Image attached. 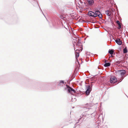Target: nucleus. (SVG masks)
<instances>
[{
    "label": "nucleus",
    "instance_id": "obj_15",
    "mask_svg": "<svg viewBox=\"0 0 128 128\" xmlns=\"http://www.w3.org/2000/svg\"><path fill=\"white\" fill-rule=\"evenodd\" d=\"M128 52V50L126 47H125V48L123 49V52L124 53H126Z\"/></svg>",
    "mask_w": 128,
    "mask_h": 128
},
{
    "label": "nucleus",
    "instance_id": "obj_25",
    "mask_svg": "<svg viewBox=\"0 0 128 128\" xmlns=\"http://www.w3.org/2000/svg\"><path fill=\"white\" fill-rule=\"evenodd\" d=\"M74 99H75V100H76V99H75V98H74Z\"/></svg>",
    "mask_w": 128,
    "mask_h": 128
},
{
    "label": "nucleus",
    "instance_id": "obj_5",
    "mask_svg": "<svg viewBox=\"0 0 128 128\" xmlns=\"http://www.w3.org/2000/svg\"><path fill=\"white\" fill-rule=\"evenodd\" d=\"M110 81L111 83H114L117 81L116 78L114 76L111 77V78H110Z\"/></svg>",
    "mask_w": 128,
    "mask_h": 128
},
{
    "label": "nucleus",
    "instance_id": "obj_21",
    "mask_svg": "<svg viewBox=\"0 0 128 128\" xmlns=\"http://www.w3.org/2000/svg\"><path fill=\"white\" fill-rule=\"evenodd\" d=\"M93 82H91L90 83V84H91V87H92V86L93 85L92 84V83H93Z\"/></svg>",
    "mask_w": 128,
    "mask_h": 128
},
{
    "label": "nucleus",
    "instance_id": "obj_4",
    "mask_svg": "<svg viewBox=\"0 0 128 128\" xmlns=\"http://www.w3.org/2000/svg\"><path fill=\"white\" fill-rule=\"evenodd\" d=\"M86 90L85 92L86 94L88 95L89 94L91 91V88L90 85H87L86 86Z\"/></svg>",
    "mask_w": 128,
    "mask_h": 128
},
{
    "label": "nucleus",
    "instance_id": "obj_8",
    "mask_svg": "<svg viewBox=\"0 0 128 128\" xmlns=\"http://www.w3.org/2000/svg\"><path fill=\"white\" fill-rule=\"evenodd\" d=\"M78 40L76 44V46H81L82 45V44L80 43V38L78 39Z\"/></svg>",
    "mask_w": 128,
    "mask_h": 128
},
{
    "label": "nucleus",
    "instance_id": "obj_13",
    "mask_svg": "<svg viewBox=\"0 0 128 128\" xmlns=\"http://www.w3.org/2000/svg\"><path fill=\"white\" fill-rule=\"evenodd\" d=\"M110 64L109 63H105L104 65V66L105 67H108L110 66Z\"/></svg>",
    "mask_w": 128,
    "mask_h": 128
},
{
    "label": "nucleus",
    "instance_id": "obj_12",
    "mask_svg": "<svg viewBox=\"0 0 128 128\" xmlns=\"http://www.w3.org/2000/svg\"><path fill=\"white\" fill-rule=\"evenodd\" d=\"M114 52V50H113L112 49L111 50L110 49L108 51V53L111 54H113Z\"/></svg>",
    "mask_w": 128,
    "mask_h": 128
},
{
    "label": "nucleus",
    "instance_id": "obj_22",
    "mask_svg": "<svg viewBox=\"0 0 128 128\" xmlns=\"http://www.w3.org/2000/svg\"><path fill=\"white\" fill-rule=\"evenodd\" d=\"M123 78H122V79L121 78V79H120V80H120V81L119 82H121V81L122 80H123Z\"/></svg>",
    "mask_w": 128,
    "mask_h": 128
},
{
    "label": "nucleus",
    "instance_id": "obj_19",
    "mask_svg": "<svg viewBox=\"0 0 128 128\" xmlns=\"http://www.w3.org/2000/svg\"><path fill=\"white\" fill-rule=\"evenodd\" d=\"M60 18L62 19H63V18H64L63 16H60Z\"/></svg>",
    "mask_w": 128,
    "mask_h": 128
},
{
    "label": "nucleus",
    "instance_id": "obj_6",
    "mask_svg": "<svg viewBox=\"0 0 128 128\" xmlns=\"http://www.w3.org/2000/svg\"><path fill=\"white\" fill-rule=\"evenodd\" d=\"M87 114L86 112H83L80 116V118L78 119V122H77L76 123H78L80 119L82 118H84L86 116Z\"/></svg>",
    "mask_w": 128,
    "mask_h": 128
},
{
    "label": "nucleus",
    "instance_id": "obj_17",
    "mask_svg": "<svg viewBox=\"0 0 128 128\" xmlns=\"http://www.w3.org/2000/svg\"><path fill=\"white\" fill-rule=\"evenodd\" d=\"M90 104H86L85 105L86 107V106H90Z\"/></svg>",
    "mask_w": 128,
    "mask_h": 128
},
{
    "label": "nucleus",
    "instance_id": "obj_20",
    "mask_svg": "<svg viewBox=\"0 0 128 128\" xmlns=\"http://www.w3.org/2000/svg\"><path fill=\"white\" fill-rule=\"evenodd\" d=\"M35 3L36 4H37V5H38L39 6L38 4V3L36 2H35Z\"/></svg>",
    "mask_w": 128,
    "mask_h": 128
},
{
    "label": "nucleus",
    "instance_id": "obj_11",
    "mask_svg": "<svg viewBox=\"0 0 128 128\" xmlns=\"http://www.w3.org/2000/svg\"><path fill=\"white\" fill-rule=\"evenodd\" d=\"M116 23L118 26V28L119 29H120L121 28V25L120 24V21L118 20H117V21H116Z\"/></svg>",
    "mask_w": 128,
    "mask_h": 128
},
{
    "label": "nucleus",
    "instance_id": "obj_1",
    "mask_svg": "<svg viewBox=\"0 0 128 128\" xmlns=\"http://www.w3.org/2000/svg\"><path fill=\"white\" fill-rule=\"evenodd\" d=\"M88 14L90 16L94 18L98 16L100 18H102V17L101 13L98 10L94 12L90 11L88 12Z\"/></svg>",
    "mask_w": 128,
    "mask_h": 128
},
{
    "label": "nucleus",
    "instance_id": "obj_10",
    "mask_svg": "<svg viewBox=\"0 0 128 128\" xmlns=\"http://www.w3.org/2000/svg\"><path fill=\"white\" fill-rule=\"evenodd\" d=\"M105 13L108 16H110L111 14V12L109 10L105 11Z\"/></svg>",
    "mask_w": 128,
    "mask_h": 128
},
{
    "label": "nucleus",
    "instance_id": "obj_2",
    "mask_svg": "<svg viewBox=\"0 0 128 128\" xmlns=\"http://www.w3.org/2000/svg\"><path fill=\"white\" fill-rule=\"evenodd\" d=\"M66 86L67 87V90L68 92L72 94L73 93L75 92V90L70 87L68 85L66 84Z\"/></svg>",
    "mask_w": 128,
    "mask_h": 128
},
{
    "label": "nucleus",
    "instance_id": "obj_3",
    "mask_svg": "<svg viewBox=\"0 0 128 128\" xmlns=\"http://www.w3.org/2000/svg\"><path fill=\"white\" fill-rule=\"evenodd\" d=\"M126 71L125 70H118L116 72V74H120L122 77L126 73Z\"/></svg>",
    "mask_w": 128,
    "mask_h": 128
},
{
    "label": "nucleus",
    "instance_id": "obj_9",
    "mask_svg": "<svg viewBox=\"0 0 128 128\" xmlns=\"http://www.w3.org/2000/svg\"><path fill=\"white\" fill-rule=\"evenodd\" d=\"M88 2V4L90 5L93 4L94 3V0H86Z\"/></svg>",
    "mask_w": 128,
    "mask_h": 128
},
{
    "label": "nucleus",
    "instance_id": "obj_7",
    "mask_svg": "<svg viewBox=\"0 0 128 128\" xmlns=\"http://www.w3.org/2000/svg\"><path fill=\"white\" fill-rule=\"evenodd\" d=\"M118 45H121L122 43V42L120 40L119 38H117L116 40H115L114 39Z\"/></svg>",
    "mask_w": 128,
    "mask_h": 128
},
{
    "label": "nucleus",
    "instance_id": "obj_16",
    "mask_svg": "<svg viewBox=\"0 0 128 128\" xmlns=\"http://www.w3.org/2000/svg\"><path fill=\"white\" fill-rule=\"evenodd\" d=\"M79 38H75V39H74V43H76V42L77 41H78V39Z\"/></svg>",
    "mask_w": 128,
    "mask_h": 128
},
{
    "label": "nucleus",
    "instance_id": "obj_24",
    "mask_svg": "<svg viewBox=\"0 0 128 128\" xmlns=\"http://www.w3.org/2000/svg\"><path fill=\"white\" fill-rule=\"evenodd\" d=\"M73 100H72V101L73 102Z\"/></svg>",
    "mask_w": 128,
    "mask_h": 128
},
{
    "label": "nucleus",
    "instance_id": "obj_26",
    "mask_svg": "<svg viewBox=\"0 0 128 128\" xmlns=\"http://www.w3.org/2000/svg\"><path fill=\"white\" fill-rule=\"evenodd\" d=\"M98 69H99V68H98Z\"/></svg>",
    "mask_w": 128,
    "mask_h": 128
},
{
    "label": "nucleus",
    "instance_id": "obj_14",
    "mask_svg": "<svg viewBox=\"0 0 128 128\" xmlns=\"http://www.w3.org/2000/svg\"><path fill=\"white\" fill-rule=\"evenodd\" d=\"M79 50L77 49L76 50V58H77L79 55V53L78 52H77V51Z\"/></svg>",
    "mask_w": 128,
    "mask_h": 128
},
{
    "label": "nucleus",
    "instance_id": "obj_18",
    "mask_svg": "<svg viewBox=\"0 0 128 128\" xmlns=\"http://www.w3.org/2000/svg\"><path fill=\"white\" fill-rule=\"evenodd\" d=\"M60 83H62L63 84H64V80H60Z\"/></svg>",
    "mask_w": 128,
    "mask_h": 128
},
{
    "label": "nucleus",
    "instance_id": "obj_23",
    "mask_svg": "<svg viewBox=\"0 0 128 128\" xmlns=\"http://www.w3.org/2000/svg\"><path fill=\"white\" fill-rule=\"evenodd\" d=\"M86 108V109H88V108ZM90 108H88V109H90Z\"/></svg>",
    "mask_w": 128,
    "mask_h": 128
}]
</instances>
